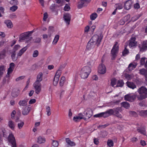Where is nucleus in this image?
I'll return each mask as SVG.
<instances>
[{
	"instance_id": "f257e3e1",
	"label": "nucleus",
	"mask_w": 147,
	"mask_h": 147,
	"mask_svg": "<svg viewBox=\"0 0 147 147\" xmlns=\"http://www.w3.org/2000/svg\"><path fill=\"white\" fill-rule=\"evenodd\" d=\"M102 38L103 36L101 35L99 36L97 34L94 35L88 43L86 49L89 50H90L94 47L95 44L96 45L97 47H98Z\"/></svg>"
},
{
	"instance_id": "f03ea898",
	"label": "nucleus",
	"mask_w": 147,
	"mask_h": 147,
	"mask_svg": "<svg viewBox=\"0 0 147 147\" xmlns=\"http://www.w3.org/2000/svg\"><path fill=\"white\" fill-rule=\"evenodd\" d=\"M91 71L90 67L85 66L83 67L81 69L80 72V75L82 78L86 79L88 76Z\"/></svg>"
},
{
	"instance_id": "7ed1b4c3",
	"label": "nucleus",
	"mask_w": 147,
	"mask_h": 147,
	"mask_svg": "<svg viewBox=\"0 0 147 147\" xmlns=\"http://www.w3.org/2000/svg\"><path fill=\"white\" fill-rule=\"evenodd\" d=\"M139 95L137 96L138 100H142L147 97V89L144 86H142L138 90Z\"/></svg>"
},
{
	"instance_id": "20e7f679",
	"label": "nucleus",
	"mask_w": 147,
	"mask_h": 147,
	"mask_svg": "<svg viewBox=\"0 0 147 147\" xmlns=\"http://www.w3.org/2000/svg\"><path fill=\"white\" fill-rule=\"evenodd\" d=\"M33 31H28L23 33L20 34L19 37V40H26V42L28 43L30 42L32 38V37H30L31 34L33 32Z\"/></svg>"
},
{
	"instance_id": "39448f33",
	"label": "nucleus",
	"mask_w": 147,
	"mask_h": 147,
	"mask_svg": "<svg viewBox=\"0 0 147 147\" xmlns=\"http://www.w3.org/2000/svg\"><path fill=\"white\" fill-rule=\"evenodd\" d=\"M118 43L117 42H115V44L111 51V59L113 60L115 59L117 56V54L118 53L119 46H117Z\"/></svg>"
},
{
	"instance_id": "423d86ee",
	"label": "nucleus",
	"mask_w": 147,
	"mask_h": 147,
	"mask_svg": "<svg viewBox=\"0 0 147 147\" xmlns=\"http://www.w3.org/2000/svg\"><path fill=\"white\" fill-rule=\"evenodd\" d=\"M7 140L8 144L11 147H17L15 138L12 134H9Z\"/></svg>"
},
{
	"instance_id": "0eeeda50",
	"label": "nucleus",
	"mask_w": 147,
	"mask_h": 147,
	"mask_svg": "<svg viewBox=\"0 0 147 147\" xmlns=\"http://www.w3.org/2000/svg\"><path fill=\"white\" fill-rule=\"evenodd\" d=\"M136 131L140 134L144 136H146V127L144 125H139L138 123L136 124Z\"/></svg>"
},
{
	"instance_id": "6e6552de",
	"label": "nucleus",
	"mask_w": 147,
	"mask_h": 147,
	"mask_svg": "<svg viewBox=\"0 0 147 147\" xmlns=\"http://www.w3.org/2000/svg\"><path fill=\"white\" fill-rule=\"evenodd\" d=\"M138 47L140 52H143L146 51L147 50V40L143 41L139 44Z\"/></svg>"
},
{
	"instance_id": "1a4fd4ad",
	"label": "nucleus",
	"mask_w": 147,
	"mask_h": 147,
	"mask_svg": "<svg viewBox=\"0 0 147 147\" xmlns=\"http://www.w3.org/2000/svg\"><path fill=\"white\" fill-rule=\"evenodd\" d=\"M84 116H86V119H88L93 114V111L90 109L88 108L86 109L84 112Z\"/></svg>"
},
{
	"instance_id": "9d476101",
	"label": "nucleus",
	"mask_w": 147,
	"mask_h": 147,
	"mask_svg": "<svg viewBox=\"0 0 147 147\" xmlns=\"http://www.w3.org/2000/svg\"><path fill=\"white\" fill-rule=\"evenodd\" d=\"M136 96L135 95H131L130 94L126 95L124 96L125 100L130 102H133L136 99Z\"/></svg>"
},
{
	"instance_id": "9b49d317",
	"label": "nucleus",
	"mask_w": 147,
	"mask_h": 147,
	"mask_svg": "<svg viewBox=\"0 0 147 147\" xmlns=\"http://www.w3.org/2000/svg\"><path fill=\"white\" fill-rule=\"evenodd\" d=\"M33 85L35 89V92L37 94H39L41 90V84L40 83L35 82Z\"/></svg>"
},
{
	"instance_id": "f8f14e48",
	"label": "nucleus",
	"mask_w": 147,
	"mask_h": 147,
	"mask_svg": "<svg viewBox=\"0 0 147 147\" xmlns=\"http://www.w3.org/2000/svg\"><path fill=\"white\" fill-rule=\"evenodd\" d=\"M98 71L99 73L101 74H104L106 73V67L103 64H101L99 65Z\"/></svg>"
},
{
	"instance_id": "ddd939ff",
	"label": "nucleus",
	"mask_w": 147,
	"mask_h": 147,
	"mask_svg": "<svg viewBox=\"0 0 147 147\" xmlns=\"http://www.w3.org/2000/svg\"><path fill=\"white\" fill-rule=\"evenodd\" d=\"M91 1L90 0H81L79 2L78 5V8L81 9L83 7V5L85 3L88 4Z\"/></svg>"
},
{
	"instance_id": "4468645a",
	"label": "nucleus",
	"mask_w": 147,
	"mask_h": 147,
	"mask_svg": "<svg viewBox=\"0 0 147 147\" xmlns=\"http://www.w3.org/2000/svg\"><path fill=\"white\" fill-rule=\"evenodd\" d=\"M136 38L135 37H132L129 40V46L131 48L136 46L137 42L136 41Z\"/></svg>"
},
{
	"instance_id": "2eb2a0df",
	"label": "nucleus",
	"mask_w": 147,
	"mask_h": 147,
	"mask_svg": "<svg viewBox=\"0 0 147 147\" xmlns=\"http://www.w3.org/2000/svg\"><path fill=\"white\" fill-rule=\"evenodd\" d=\"M63 18L65 22L67 25H69L71 20L70 15L69 13H67L64 15Z\"/></svg>"
},
{
	"instance_id": "dca6fc26",
	"label": "nucleus",
	"mask_w": 147,
	"mask_h": 147,
	"mask_svg": "<svg viewBox=\"0 0 147 147\" xmlns=\"http://www.w3.org/2000/svg\"><path fill=\"white\" fill-rule=\"evenodd\" d=\"M131 7V1L130 0H127L125 3L124 7L125 9L128 10L130 9Z\"/></svg>"
},
{
	"instance_id": "f3484780",
	"label": "nucleus",
	"mask_w": 147,
	"mask_h": 147,
	"mask_svg": "<svg viewBox=\"0 0 147 147\" xmlns=\"http://www.w3.org/2000/svg\"><path fill=\"white\" fill-rule=\"evenodd\" d=\"M114 115H115L117 117L121 118L122 117V115L119 113V111L120 109L119 107H117L114 109Z\"/></svg>"
},
{
	"instance_id": "a211bd4d",
	"label": "nucleus",
	"mask_w": 147,
	"mask_h": 147,
	"mask_svg": "<svg viewBox=\"0 0 147 147\" xmlns=\"http://www.w3.org/2000/svg\"><path fill=\"white\" fill-rule=\"evenodd\" d=\"M127 86L129 88L134 89L136 88V85L133 82H130L127 81L126 83Z\"/></svg>"
},
{
	"instance_id": "6ab92c4d",
	"label": "nucleus",
	"mask_w": 147,
	"mask_h": 147,
	"mask_svg": "<svg viewBox=\"0 0 147 147\" xmlns=\"http://www.w3.org/2000/svg\"><path fill=\"white\" fill-rule=\"evenodd\" d=\"M7 51L5 49H3L0 52V60L4 59L6 56Z\"/></svg>"
},
{
	"instance_id": "aec40b11",
	"label": "nucleus",
	"mask_w": 147,
	"mask_h": 147,
	"mask_svg": "<svg viewBox=\"0 0 147 147\" xmlns=\"http://www.w3.org/2000/svg\"><path fill=\"white\" fill-rule=\"evenodd\" d=\"M27 47L26 46L24 47L21 50H20L17 54L18 57H20L24 53V52L26 51L27 49Z\"/></svg>"
},
{
	"instance_id": "412c9836",
	"label": "nucleus",
	"mask_w": 147,
	"mask_h": 147,
	"mask_svg": "<svg viewBox=\"0 0 147 147\" xmlns=\"http://www.w3.org/2000/svg\"><path fill=\"white\" fill-rule=\"evenodd\" d=\"M42 73L41 72H40L37 76L36 80L35 82L37 83H40L42 80Z\"/></svg>"
},
{
	"instance_id": "4be33fe9",
	"label": "nucleus",
	"mask_w": 147,
	"mask_h": 147,
	"mask_svg": "<svg viewBox=\"0 0 147 147\" xmlns=\"http://www.w3.org/2000/svg\"><path fill=\"white\" fill-rule=\"evenodd\" d=\"M30 108L26 107L23 109L22 111V113L24 115H27L30 112Z\"/></svg>"
},
{
	"instance_id": "5701e85b",
	"label": "nucleus",
	"mask_w": 147,
	"mask_h": 147,
	"mask_svg": "<svg viewBox=\"0 0 147 147\" xmlns=\"http://www.w3.org/2000/svg\"><path fill=\"white\" fill-rule=\"evenodd\" d=\"M20 92V90L19 89L13 91L11 93V95L13 97H16L19 95Z\"/></svg>"
},
{
	"instance_id": "b1692460",
	"label": "nucleus",
	"mask_w": 147,
	"mask_h": 147,
	"mask_svg": "<svg viewBox=\"0 0 147 147\" xmlns=\"http://www.w3.org/2000/svg\"><path fill=\"white\" fill-rule=\"evenodd\" d=\"M139 71L140 74L144 75L146 79H147V70L142 68L140 69Z\"/></svg>"
},
{
	"instance_id": "393cba45",
	"label": "nucleus",
	"mask_w": 147,
	"mask_h": 147,
	"mask_svg": "<svg viewBox=\"0 0 147 147\" xmlns=\"http://www.w3.org/2000/svg\"><path fill=\"white\" fill-rule=\"evenodd\" d=\"M66 142L67 144L71 146H73L76 145V144L73 142L71 141L70 139L67 138L65 139Z\"/></svg>"
},
{
	"instance_id": "a878e982",
	"label": "nucleus",
	"mask_w": 147,
	"mask_h": 147,
	"mask_svg": "<svg viewBox=\"0 0 147 147\" xmlns=\"http://www.w3.org/2000/svg\"><path fill=\"white\" fill-rule=\"evenodd\" d=\"M28 101L26 100H20L18 102V104L20 106H26L27 105Z\"/></svg>"
},
{
	"instance_id": "bb28decb",
	"label": "nucleus",
	"mask_w": 147,
	"mask_h": 147,
	"mask_svg": "<svg viewBox=\"0 0 147 147\" xmlns=\"http://www.w3.org/2000/svg\"><path fill=\"white\" fill-rule=\"evenodd\" d=\"M139 114L140 116L146 117H147V110H141L139 111Z\"/></svg>"
},
{
	"instance_id": "cd10ccee",
	"label": "nucleus",
	"mask_w": 147,
	"mask_h": 147,
	"mask_svg": "<svg viewBox=\"0 0 147 147\" xmlns=\"http://www.w3.org/2000/svg\"><path fill=\"white\" fill-rule=\"evenodd\" d=\"M82 119L84 120H86V118L85 117H82L81 116H78L74 117L73 118L74 120L76 122L79 121L80 120Z\"/></svg>"
},
{
	"instance_id": "c85d7f7f",
	"label": "nucleus",
	"mask_w": 147,
	"mask_h": 147,
	"mask_svg": "<svg viewBox=\"0 0 147 147\" xmlns=\"http://www.w3.org/2000/svg\"><path fill=\"white\" fill-rule=\"evenodd\" d=\"M137 65L133 64L132 63H130L128 67V69L129 71H131L134 69L136 67Z\"/></svg>"
},
{
	"instance_id": "c756f323",
	"label": "nucleus",
	"mask_w": 147,
	"mask_h": 147,
	"mask_svg": "<svg viewBox=\"0 0 147 147\" xmlns=\"http://www.w3.org/2000/svg\"><path fill=\"white\" fill-rule=\"evenodd\" d=\"M16 54L15 51L12 52L11 53V57L13 61H16L17 60L18 58L19 57L18 56L17 57H16Z\"/></svg>"
},
{
	"instance_id": "7c9ffc66",
	"label": "nucleus",
	"mask_w": 147,
	"mask_h": 147,
	"mask_svg": "<svg viewBox=\"0 0 147 147\" xmlns=\"http://www.w3.org/2000/svg\"><path fill=\"white\" fill-rule=\"evenodd\" d=\"M59 35H56L52 42V44L54 45H56L59 40Z\"/></svg>"
},
{
	"instance_id": "2f4dec72",
	"label": "nucleus",
	"mask_w": 147,
	"mask_h": 147,
	"mask_svg": "<svg viewBox=\"0 0 147 147\" xmlns=\"http://www.w3.org/2000/svg\"><path fill=\"white\" fill-rule=\"evenodd\" d=\"M8 125L9 127L12 129L13 130L14 129L15 125L14 123L12 121H9L8 122Z\"/></svg>"
},
{
	"instance_id": "473e14b6",
	"label": "nucleus",
	"mask_w": 147,
	"mask_h": 147,
	"mask_svg": "<svg viewBox=\"0 0 147 147\" xmlns=\"http://www.w3.org/2000/svg\"><path fill=\"white\" fill-rule=\"evenodd\" d=\"M5 23L6 24L7 27L9 28H11L13 27L12 22L10 20H7L5 21Z\"/></svg>"
},
{
	"instance_id": "72a5a7b5",
	"label": "nucleus",
	"mask_w": 147,
	"mask_h": 147,
	"mask_svg": "<svg viewBox=\"0 0 147 147\" xmlns=\"http://www.w3.org/2000/svg\"><path fill=\"white\" fill-rule=\"evenodd\" d=\"M61 67H60L56 71L55 76L59 78L61 74Z\"/></svg>"
},
{
	"instance_id": "f704fd0d",
	"label": "nucleus",
	"mask_w": 147,
	"mask_h": 147,
	"mask_svg": "<svg viewBox=\"0 0 147 147\" xmlns=\"http://www.w3.org/2000/svg\"><path fill=\"white\" fill-rule=\"evenodd\" d=\"M45 139L44 138L40 136L38 138L37 142L39 144L44 143L45 142Z\"/></svg>"
},
{
	"instance_id": "c9c22d12",
	"label": "nucleus",
	"mask_w": 147,
	"mask_h": 147,
	"mask_svg": "<svg viewBox=\"0 0 147 147\" xmlns=\"http://www.w3.org/2000/svg\"><path fill=\"white\" fill-rule=\"evenodd\" d=\"M124 84V83L123 80H119L117 81L116 87H122L123 86Z\"/></svg>"
},
{
	"instance_id": "e433bc0d",
	"label": "nucleus",
	"mask_w": 147,
	"mask_h": 147,
	"mask_svg": "<svg viewBox=\"0 0 147 147\" xmlns=\"http://www.w3.org/2000/svg\"><path fill=\"white\" fill-rule=\"evenodd\" d=\"M121 105L122 107L126 109H128L130 106L129 104L126 102H124L121 103Z\"/></svg>"
},
{
	"instance_id": "4c0bfd02",
	"label": "nucleus",
	"mask_w": 147,
	"mask_h": 147,
	"mask_svg": "<svg viewBox=\"0 0 147 147\" xmlns=\"http://www.w3.org/2000/svg\"><path fill=\"white\" fill-rule=\"evenodd\" d=\"M65 81V78L64 76H63L61 78V80L59 82L60 86H63L64 83Z\"/></svg>"
},
{
	"instance_id": "58836bf2",
	"label": "nucleus",
	"mask_w": 147,
	"mask_h": 147,
	"mask_svg": "<svg viewBox=\"0 0 147 147\" xmlns=\"http://www.w3.org/2000/svg\"><path fill=\"white\" fill-rule=\"evenodd\" d=\"M59 78L55 76L54 77L53 80V84L55 86H56L58 84Z\"/></svg>"
},
{
	"instance_id": "ea45409f",
	"label": "nucleus",
	"mask_w": 147,
	"mask_h": 147,
	"mask_svg": "<svg viewBox=\"0 0 147 147\" xmlns=\"http://www.w3.org/2000/svg\"><path fill=\"white\" fill-rule=\"evenodd\" d=\"M97 17V14L96 13H92L90 16V18L91 20H94Z\"/></svg>"
},
{
	"instance_id": "a19ab883",
	"label": "nucleus",
	"mask_w": 147,
	"mask_h": 147,
	"mask_svg": "<svg viewBox=\"0 0 147 147\" xmlns=\"http://www.w3.org/2000/svg\"><path fill=\"white\" fill-rule=\"evenodd\" d=\"M117 83V80L115 78H112L111 80V84L112 87H114V86Z\"/></svg>"
},
{
	"instance_id": "79ce46f5",
	"label": "nucleus",
	"mask_w": 147,
	"mask_h": 147,
	"mask_svg": "<svg viewBox=\"0 0 147 147\" xmlns=\"http://www.w3.org/2000/svg\"><path fill=\"white\" fill-rule=\"evenodd\" d=\"M53 27L52 26H50L49 27L48 30V34H48L49 37H51V33L53 32Z\"/></svg>"
},
{
	"instance_id": "37998d69",
	"label": "nucleus",
	"mask_w": 147,
	"mask_h": 147,
	"mask_svg": "<svg viewBox=\"0 0 147 147\" xmlns=\"http://www.w3.org/2000/svg\"><path fill=\"white\" fill-rule=\"evenodd\" d=\"M129 53V50L126 49V47H125V49L122 52V55L123 56H125L126 55L128 54Z\"/></svg>"
},
{
	"instance_id": "c03bdc74",
	"label": "nucleus",
	"mask_w": 147,
	"mask_h": 147,
	"mask_svg": "<svg viewBox=\"0 0 147 147\" xmlns=\"http://www.w3.org/2000/svg\"><path fill=\"white\" fill-rule=\"evenodd\" d=\"M107 111L109 116L114 115V110L112 109H109Z\"/></svg>"
},
{
	"instance_id": "a18cd8bd",
	"label": "nucleus",
	"mask_w": 147,
	"mask_h": 147,
	"mask_svg": "<svg viewBox=\"0 0 147 147\" xmlns=\"http://www.w3.org/2000/svg\"><path fill=\"white\" fill-rule=\"evenodd\" d=\"M46 111L47 112V115L48 116H49L51 115V111L50 107L47 106L46 107Z\"/></svg>"
},
{
	"instance_id": "49530a36",
	"label": "nucleus",
	"mask_w": 147,
	"mask_h": 147,
	"mask_svg": "<svg viewBox=\"0 0 147 147\" xmlns=\"http://www.w3.org/2000/svg\"><path fill=\"white\" fill-rule=\"evenodd\" d=\"M24 123L23 121H21L20 122L18 123V127L19 129H21L23 126L24 125Z\"/></svg>"
},
{
	"instance_id": "de8ad7c7",
	"label": "nucleus",
	"mask_w": 147,
	"mask_h": 147,
	"mask_svg": "<svg viewBox=\"0 0 147 147\" xmlns=\"http://www.w3.org/2000/svg\"><path fill=\"white\" fill-rule=\"evenodd\" d=\"M107 144L110 147L113 146L114 145L113 142L112 140H108L107 142Z\"/></svg>"
},
{
	"instance_id": "09e8293b",
	"label": "nucleus",
	"mask_w": 147,
	"mask_h": 147,
	"mask_svg": "<svg viewBox=\"0 0 147 147\" xmlns=\"http://www.w3.org/2000/svg\"><path fill=\"white\" fill-rule=\"evenodd\" d=\"M18 8V7L16 5H14L10 7V10L12 11H16Z\"/></svg>"
},
{
	"instance_id": "8fccbe9b",
	"label": "nucleus",
	"mask_w": 147,
	"mask_h": 147,
	"mask_svg": "<svg viewBox=\"0 0 147 147\" xmlns=\"http://www.w3.org/2000/svg\"><path fill=\"white\" fill-rule=\"evenodd\" d=\"M107 134V132L106 131H101L100 135L101 137L104 138L105 137Z\"/></svg>"
},
{
	"instance_id": "3c124183",
	"label": "nucleus",
	"mask_w": 147,
	"mask_h": 147,
	"mask_svg": "<svg viewBox=\"0 0 147 147\" xmlns=\"http://www.w3.org/2000/svg\"><path fill=\"white\" fill-rule=\"evenodd\" d=\"M11 4L13 5H18V2L17 0H12L10 1V2Z\"/></svg>"
},
{
	"instance_id": "603ef678",
	"label": "nucleus",
	"mask_w": 147,
	"mask_h": 147,
	"mask_svg": "<svg viewBox=\"0 0 147 147\" xmlns=\"http://www.w3.org/2000/svg\"><path fill=\"white\" fill-rule=\"evenodd\" d=\"M20 45H16L14 46V47L13 49V52L15 51V52L16 53V52L20 48Z\"/></svg>"
},
{
	"instance_id": "864d4df0",
	"label": "nucleus",
	"mask_w": 147,
	"mask_h": 147,
	"mask_svg": "<svg viewBox=\"0 0 147 147\" xmlns=\"http://www.w3.org/2000/svg\"><path fill=\"white\" fill-rule=\"evenodd\" d=\"M39 55V52L38 50H35L34 51L32 56L34 57H37Z\"/></svg>"
},
{
	"instance_id": "5fc2aeb1",
	"label": "nucleus",
	"mask_w": 147,
	"mask_h": 147,
	"mask_svg": "<svg viewBox=\"0 0 147 147\" xmlns=\"http://www.w3.org/2000/svg\"><path fill=\"white\" fill-rule=\"evenodd\" d=\"M59 143L57 141L53 140L52 143V145L55 147H57L58 146Z\"/></svg>"
},
{
	"instance_id": "6e6d98bb",
	"label": "nucleus",
	"mask_w": 147,
	"mask_h": 147,
	"mask_svg": "<svg viewBox=\"0 0 147 147\" xmlns=\"http://www.w3.org/2000/svg\"><path fill=\"white\" fill-rule=\"evenodd\" d=\"M130 18V15L129 14H128L127 16H125L123 18H124V19L125 22H126L127 21L129 20Z\"/></svg>"
},
{
	"instance_id": "4d7b16f0",
	"label": "nucleus",
	"mask_w": 147,
	"mask_h": 147,
	"mask_svg": "<svg viewBox=\"0 0 147 147\" xmlns=\"http://www.w3.org/2000/svg\"><path fill=\"white\" fill-rule=\"evenodd\" d=\"M70 9V7L67 4H66L64 8V10L68 11Z\"/></svg>"
},
{
	"instance_id": "13d9d810",
	"label": "nucleus",
	"mask_w": 147,
	"mask_h": 147,
	"mask_svg": "<svg viewBox=\"0 0 147 147\" xmlns=\"http://www.w3.org/2000/svg\"><path fill=\"white\" fill-rule=\"evenodd\" d=\"M125 21L124 19V18H123L122 19H121L119 22V24L121 25H123L125 24Z\"/></svg>"
},
{
	"instance_id": "bf43d9fd",
	"label": "nucleus",
	"mask_w": 147,
	"mask_h": 147,
	"mask_svg": "<svg viewBox=\"0 0 147 147\" xmlns=\"http://www.w3.org/2000/svg\"><path fill=\"white\" fill-rule=\"evenodd\" d=\"M146 59V58L145 57H142L141 58L140 61L141 65H143L145 64V59Z\"/></svg>"
},
{
	"instance_id": "052dcab7",
	"label": "nucleus",
	"mask_w": 147,
	"mask_h": 147,
	"mask_svg": "<svg viewBox=\"0 0 147 147\" xmlns=\"http://www.w3.org/2000/svg\"><path fill=\"white\" fill-rule=\"evenodd\" d=\"M123 8L122 5L121 4H119L117 5L116 8V9H121Z\"/></svg>"
},
{
	"instance_id": "680f3d73",
	"label": "nucleus",
	"mask_w": 147,
	"mask_h": 147,
	"mask_svg": "<svg viewBox=\"0 0 147 147\" xmlns=\"http://www.w3.org/2000/svg\"><path fill=\"white\" fill-rule=\"evenodd\" d=\"M102 113L96 114L94 115V117H102Z\"/></svg>"
},
{
	"instance_id": "e2e57ef3",
	"label": "nucleus",
	"mask_w": 147,
	"mask_h": 147,
	"mask_svg": "<svg viewBox=\"0 0 147 147\" xmlns=\"http://www.w3.org/2000/svg\"><path fill=\"white\" fill-rule=\"evenodd\" d=\"M102 113H102V117L104 118H106L109 116L107 111L105 112H102Z\"/></svg>"
},
{
	"instance_id": "0e129e2a",
	"label": "nucleus",
	"mask_w": 147,
	"mask_h": 147,
	"mask_svg": "<svg viewBox=\"0 0 147 147\" xmlns=\"http://www.w3.org/2000/svg\"><path fill=\"white\" fill-rule=\"evenodd\" d=\"M48 14L47 12H45L44 13L43 18V20L44 21H46L47 18H48Z\"/></svg>"
},
{
	"instance_id": "69168bd1",
	"label": "nucleus",
	"mask_w": 147,
	"mask_h": 147,
	"mask_svg": "<svg viewBox=\"0 0 147 147\" xmlns=\"http://www.w3.org/2000/svg\"><path fill=\"white\" fill-rule=\"evenodd\" d=\"M13 69L11 68H8L7 70V74L9 75L13 71Z\"/></svg>"
},
{
	"instance_id": "338daca9",
	"label": "nucleus",
	"mask_w": 147,
	"mask_h": 147,
	"mask_svg": "<svg viewBox=\"0 0 147 147\" xmlns=\"http://www.w3.org/2000/svg\"><path fill=\"white\" fill-rule=\"evenodd\" d=\"M90 29V27L88 26H87L84 28V32L87 33Z\"/></svg>"
},
{
	"instance_id": "774afa93",
	"label": "nucleus",
	"mask_w": 147,
	"mask_h": 147,
	"mask_svg": "<svg viewBox=\"0 0 147 147\" xmlns=\"http://www.w3.org/2000/svg\"><path fill=\"white\" fill-rule=\"evenodd\" d=\"M94 142L95 144L98 145L99 143V140L97 138H94Z\"/></svg>"
}]
</instances>
